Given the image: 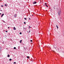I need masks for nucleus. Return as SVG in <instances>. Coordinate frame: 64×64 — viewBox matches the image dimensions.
<instances>
[{
  "instance_id": "9b49d317",
  "label": "nucleus",
  "mask_w": 64,
  "mask_h": 64,
  "mask_svg": "<svg viewBox=\"0 0 64 64\" xmlns=\"http://www.w3.org/2000/svg\"><path fill=\"white\" fill-rule=\"evenodd\" d=\"M9 60L10 61H11V60H12V59L10 58V59Z\"/></svg>"
},
{
  "instance_id": "f257e3e1",
  "label": "nucleus",
  "mask_w": 64,
  "mask_h": 64,
  "mask_svg": "<svg viewBox=\"0 0 64 64\" xmlns=\"http://www.w3.org/2000/svg\"><path fill=\"white\" fill-rule=\"evenodd\" d=\"M58 15H59V16H60L61 15V10L58 11Z\"/></svg>"
},
{
  "instance_id": "9d476101",
  "label": "nucleus",
  "mask_w": 64,
  "mask_h": 64,
  "mask_svg": "<svg viewBox=\"0 0 64 64\" xmlns=\"http://www.w3.org/2000/svg\"><path fill=\"white\" fill-rule=\"evenodd\" d=\"M27 58H28V59H29V56H27Z\"/></svg>"
},
{
  "instance_id": "c85d7f7f",
  "label": "nucleus",
  "mask_w": 64,
  "mask_h": 64,
  "mask_svg": "<svg viewBox=\"0 0 64 64\" xmlns=\"http://www.w3.org/2000/svg\"><path fill=\"white\" fill-rule=\"evenodd\" d=\"M0 11H2V10H0Z\"/></svg>"
},
{
  "instance_id": "20e7f679",
  "label": "nucleus",
  "mask_w": 64,
  "mask_h": 64,
  "mask_svg": "<svg viewBox=\"0 0 64 64\" xmlns=\"http://www.w3.org/2000/svg\"><path fill=\"white\" fill-rule=\"evenodd\" d=\"M45 4L46 6V7H48V6L47 5V4L46 3H45Z\"/></svg>"
},
{
  "instance_id": "cd10ccee",
  "label": "nucleus",
  "mask_w": 64,
  "mask_h": 64,
  "mask_svg": "<svg viewBox=\"0 0 64 64\" xmlns=\"http://www.w3.org/2000/svg\"><path fill=\"white\" fill-rule=\"evenodd\" d=\"M29 27H30V28H31V27H30V26H29Z\"/></svg>"
},
{
  "instance_id": "412c9836",
  "label": "nucleus",
  "mask_w": 64,
  "mask_h": 64,
  "mask_svg": "<svg viewBox=\"0 0 64 64\" xmlns=\"http://www.w3.org/2000/svg\"><path fill=\"white\" fill-rule=\"evenodd\" d=\"M32 40H30V42H32Z\"/></svg>"
},
{
  "instance_id": "0eeeda50",
  "label": "nucleus",
  "mask_w": 64,
  "mask_h": 64,
  "mask_svg": "<svg viewBox=\"0 0 64 64\" xmlns=\"http://www.w3.org/2000/svg\"><path fill=\"white\" fill-rule=\"evenodd\" d=\"M56 27L57 28H58H58H59L58 27V26L57 25H56Z\"/></svg>"
},
{
  "instance_id": "5701e85b",
  "label": "nucleus",
  "mask_w": 64,
  "mask_h": 64,
  "mask_svg": "<svg viewBox=\"0 0 64 64\" xmlns=\"http://www.w3.org/2000/svg\"><path fill=\"white\" fill-rule=\"evenodd\" d=\"M29 20H30V18H29Z\"/></svg>"
},
{
  "instance_id": "bb28decb",
  "label": "nucleus",
  "mask_w": 64,
  "mask_h": 64,
  "mask_svg": "<svg viewBox=\"0 0 64 64\" xmlns=\"http://www.w3.org/2000/svg\"><path fill=\"white\" fill-rule=\"evenodd\" d=\"M32 16H34V15H32Z\"/></svg>"
},
{
  "instance_id": "dca6fc26",
  "label": "nucleus",
  "mask_w": 64,
  "mask_h": 64,
  "mask_svg": "<svg viewBox=\"0 0 64 64\" xmlns=\"http://www.w3.org/2000/svg\"><path fill=\"white\" fill-rule=\"evenodd\" d=\"M55 6H54V9H55Z\"/></svg>"
},
{
  "instance_id": "2eb2a0df",
  "label": "nucleus",
  "mask_w": 64,
  "mask_h": 64,
  "mask_svg": "<svg viewBox=\"0 0 64 64\" xmlns=\"http://www.w3.org/2000/svg\"><path fill=\"white\" fill-rule=\"evenodd\" d=\"M14 49H16V47H14Z\"/></svg>"
},
{
  "instance_id": "7ed1b4c3",
  "label": "nucleus",
  "mask_w": 64,
  "mask_h": 64,
  "mask_svg": "<svg viewBox=\"0 0 64 64\" xmlns=\"http://www.w3.org/2000/svg\"><path fill=\"white\" fill-rule=\"evenodd\" d=\"M14 17H16L17 16V14H16L14 15Z\"/></svg>"
},
{
  "instance_id": "393cba45",
  "label": "nucleus",
  "mask_w": 64,
  "mask_h": 64,
  "mask_svg": "<svg viewBox=\"0 0 64 64\" xmlns=\"http://www.w3.org/2000/svg\"><path fill=\"white\" fill-rule=\"evenodd\" d=\"M10 28L9 27H8V29H9V28Z\"/></svg>"
},
{
  "instance_id": "c756f323",
  "label": "nucleus",
  "mask_w": 64,
  "mask_h": 64,
  "mask_svg": "<svg viewBox=\"0 0 64 64\" xmlns=\"http://www.w3.org/2000/svg\"><path fill=\"white\" fill-rule=\"evenodd\" d=\"M26 49H27V48H26Z\"/></svg>"
},
{
  "instance_id": "1a4fd4ad",
  "label": "nucleus",
  "mask_w": 64,
  "mask_h": 64,
  "mask_svg": "<svg viewBox=\"0 0 64 64\" xmlns=\"http://www.w3.org/2000/svg\"><path fill=\"white\" fill-rule=\"evenodd\" d=\"M14 30H16V28H15V27H14Z\"/></svg>"
},
{
  "instance_id": "f03ea898",
  "label": "nucleus",
  "mask_w": 64,
  "mask_h": 64,
  "mask_svg": "<svg viewBox=\"0 0 64 64\" xmlns=\"http://www.w3.org/2000/svg\"><path fill=\"white\" fill-rule=\"evenodd\" d=\"M36 3H37V2H33V4H36Z\"/></svg>"
},
{
  "instance_id": "4468645a",
  "label": "nucleus",
  "mask_w": 64,
  "mask_h": 64,
  "mask_svg": "<svg viewBox=\"0 0 64 64\" xmlns=\"http://www.w3.org/2000/svg\"><path fill=\"white\" fill-rule=\"evenodd\" d=\"M24 19L25 20H27V18H24Z\"/></svg>"
},
{
  "instance_id": "f8f14e48",
  "label": "nucleus",
  "mask_w": 64,
  "mask_h": 64,
  "mask_svg": "<svg viewBox=\"0 0 64 64\" xmlns=\"http://www.w3.org/2000/svg\"><path fill=\"white\" fill-rule=\"evenodd\" d=\"M5 6H7V5H6V4H5V5H4Z\"/></svg>"
},
{
  "instance_id": "f3484780",
  "label": "nucleus",
  "mask_w": 64,
  "mask_h": 64,
  "mask_svg": "<svg viewBox=\"0 0 64 64\" xmlns=\"http://www.w3.org/2000/svg\"><path fill=\"white\" fill-rule=\"evenodd\" d=\"M1 7H3V5L1 6Z\"/></svg>"
},
{
  "instance_id": "423d86ee",
  "label": "nucleus",
  "mask_w": 64,
  "mask_h": 64,
  "mask_svg": "<svg viewBox=\"0 0 64 64\" xmlns=\"http://www.w3.org/2000/svg\"><path fill=\"white\" fill-rule=\"evenodd\" d=\"M8 57H10V55L9 54H8Z\"/></svg>"
},
{
  "instance_id": "a211bd4d",
  "label": "nucleus",
  "mask_w": 64,
  "mask_h": 64,
  "mask_svg": "<svg viewBox=\"0 0 64 64\" xmlns=\"http://www.w3.org/2000/svg\"><path fill=\"white\" fill-rule=\"evenodd\" d=\"M30 30H29L28 32V33H30Z\"/></svg>"
},
{
  "instance_id": "6e6552de",
  "label": "nucleus",
  "mask_w": 64,
  "mask_h": 64,
  "mask_svg": "<svg viewBox=\"0 0 64 64\" xmlns=\"http://www.w3.org/2000/svg\"><path fill=\"white\" fill-rule=\"evenodd\" d=\"M22 40H21L20 41V43H22Z\"/></svg>"
},
{
  "instance_id": "6ab92c4d",
  "label": "nucleus",
  "mask_w": 64,
  "mask_h": 64,
  "mask_svg": "<svg viewBox=\"0 0 64 64\" xmlns=\"http://www.w3.org/2000/svg\"><path fill=\"white\" fill-rule=\"evenodd\" d=\"M14 64H16V62H14Z\"/></svg>"
},
{
  "instance_id": "4be33fe9",
  "label": "nucleus",
  "mask_w": 64,
  "mask_h": 64,
  "mask_svg": "<svg viewBox=\"0 0 64 64\" xmlns=\"http://www.w3.org/2000/svg\"><path fill=\"white\" fill-rule=\"evenodd\" d=\"M22 34V33L21 32L20 33V34Z\"/></svg>"
},
{
  "instance_id": "aec40b11",
  "label": "nucleus",
  "mask_w": 64,
  "mask_h": 64,
  "mask_svg": "<svg viewBox=\"0 0 64 64\" xmlns=\"http://www.w3.org/2000/svg\"><path fill=\"white\" fill-rule=\"evenodd\" d=\"M24 24H26V22H24Z\"/></svg>"
},
{
  "instance_id": "ddd939ff",
  "label": "nucleus",
  "mask_w": 64,
  "mask_h": 64,
  "mask_svg": "<svg viewBox=\"0 0 64 64\" xmlns=\"http://www.w3.org/2000/svg\"><path fill=\"white\" fill-rule=\"evenodd\" d=\"M2 48L1 47H0V50H1Z\"/></svg>"
},
{
  "instance_id": "39448f33",
  "label": "nucleus",
  "mask_w": 64,
  "mask_h": 64,
  "mask_svg": "<svg viewBox=\"0 0 64 64\" xmlns=\"http://www.w3.org/2000/svg\"><path fill=\"white\" fill-rule=\"evenodd\" d=\"M4 14H2V16H1V17H3V16H4Z\"/></svg>"
},
{
  "instance_id": "b1692460",
  "label": "nucleus",
  "mask_w": 64,
  "mask_h": 64,
  "mask_svg": "<svg viewBox=\"0 0 64 64\" xmlns=\"http://www.w3.org/2000/svg\"><path fill=\"white\" fill-rule=\"evenodd\" d=\"M6 32H8V31H6Z\"/></svg>"
},
{
  "instance_id": "a878e982",
  "label": "nucleus",
  "mask_w": 64,
  "mask_h": 64,
  "mask_svg": "<svg viewBox=\"0 0 64 64\" xmlns=\"http://www.w3.org/2000/svg\"><path fill=\"white\" fill-rule=\"evenodd\" d=\"M1 13H0V15H1Z\"/></svg>"
}]
</instances>
